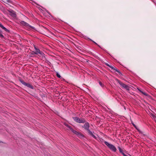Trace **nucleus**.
Segmentation results:
<instances>
[{
	"label": "nucleus",
	"mask_w": 156,
	"mask_h": 156,
	"mask_svg": "<svg viewBox=\"0 0 156 156\" xmlns=\"http://www.w3.org/2000/svg\"><path fill=\"white\" fill-rule=\"evenodd\" d=\"M20 82L23 85L25 86L26 84V83L23 80H20Z\"/></svg>",
	"instance_id": "14"
},
{
	"label": "nucleus",
	"mask_w": 156,
	"mask_h": 156,
	"mask_svg": "<svg viewBox=\"0 0 156 156\" xmlns=\"http://www.w3.org/2000/svg\"><path fill=\"white\" fill-rule=\"evenodd\" d=\"M89 124L87 122H86L84 124V126H83V127L87 130L89 129Z\"/></svg>",
	"instance_id": "6"
},
{
	"label": "nucleus",
	"mask_w": 156,
	"mask_h": 156,
	"mask_svg": "<svg viewBox=\"0 0 156 156\" xmlns=\"http://www.w3.org/2000/svg\"><path fill=\"white\" fill-rule=\"evenodd\" d=\"M122 154L124 156H128V155H127L125 154L124 153H122Z\"/></svg>",
	"instance_id": "25"
},
{
	"label": "nucleus",
	"mask_w": 156,
	"mask_h": 156,
	"mask_svg": "<svg viewBox=\"0 0 156 156\" xmlns=\"http://www.w3.org/2000/svg\"><path fill=\"white\" fill-rule=\"evenodd\" d=\"M110 68H111L112 69H113L114 68V67L113 66H110L109 67Z\"/></svg>",
	"instance_id": "24"
},
{
	"label": "nucleus",
	"mask_w": 156,
	"mask_h": 156,
	"mask_svg": "<svg viewBox=\"0 0 156 156\" xmlns=\"http://www.w3.org/2000/svg\"><path fill=\"white\" fill-rule=\"evenodd\" d=\"M105 143L111 150L115 152L116 151L117 149L114 146L109 144L107 141H105Z\"/></svg>",
	"instance_id": "1"
},
{
	"label": "nucleus",
	"mask_w": 156,
	"mask_h": 156,
	"mask_svg": "<svg viewBox=\"0 0 156 156\" xmlns=\"http://www.w3.org/2000/svg\"><path fill=\"white\" fill-rule=\"evenodd\" d=\"M141 92L142 94H144L145 95H146V93H144L143 92H142L140 90L138 89Z\"/></svg>",
	"instance_id": "22"
},
{
	"label": "nucleus",
	"mask_w": 156,
	"mask_h": 156,
	"mask_svg": "<svg viewBox=\"0 0 156 156\" xmlns=\"http://www.w3.org/2000/svg\"><path fill=\"white\" fill-rule=\"evenodd\" d=\"M66 126L73 132L76 135H80V134L76 131L73 129L69 126L67 125Z\"/></svg>",
	"instance_id": "4"
},
{
	"label": "nucleus",
	"mask_w": 156,
	"mask_h": 156,
	"mask_svg": "<svg viewBox=\"0 0 156 156\" xmlns=\"http://www.w3.org/2000/svg\"><path fill=\"white\" fill-rule=\"evenodd\" d=\"M6 3H11V1L10 0H6V2H5Z\"/></svg>",
	"instance_id": "19"
},
{
	"label": "nucleus",
	"mask_w": 156,
	"mask_h": 156,
	"mask_svg": "<svg viewBox=\"0 0 156 156\" xmlns=\"http://www.w3.org/2000/svg\"><path fill=\"white\" fill-rule=\"evenodd\" d=\"M8 11L10 13V15L13 17H15L16 15L15 12L12 10H8Z\"/></svg>",
	"instance_id": "7"
},
{
	"label": "nucleus",
	"mask_w": 156,
	"mask_h": 156,
	"mask_svg": "<svg viewBox=\"0 0 156 156\" xmlns=\"http://www.w3.org/2000/svg\"><path fill=\"white\" fill-rule=\"evenodd\" d=\"M25 86H26L27 87L32 89H33L34 88V87L29 83H27Z\"/></svg>",
	"instance_id": "12"
},
{
	"label": "nucleus",
	"mask_w": 156,
	"mask_h": 156,
	"mask_svg": "<svg viewBox=\"0 0 156 156\" xmlns=\"http://www.w3.org/2000/svg\"><path fill=\"white\" fill-rule=\"evenodd\" d=\"M20 82L23 85L25 86L26 84V83L23 80H20Z\"/></svg>",
	"instance_id": "13"
},
{
	"label": "nucleus",
	"mask_w": 156,
	"mask_h": 156,
	"mask_svg": "<svg viewBox=\"0 0 156 156\" xmlns=\"http://www.w3.org/2000/svg\"><path fill=\"white\" fill-rule=\"evenodd\" d=\"M0 33L1 34H2V31H1V30H0Z\"/></svg>",
	"instance_id": "27"
},
{
	"label": "nucleus",
	"mask_w": 156,
	"mask_h": 156,
	"mask_svg": "<svg viewBox=\"0 0 156 156\" xmlns=\"http://www.w3.org/2000/svg\"><path fill=\"white\" fill-rule=\"evenodd\" d=\"M99 140H100L101 142H105V141H104V140L103 139H102V138H100L99 139Z\"/></svg>",
	"instance_id": "20"
},
{
	"label": "nucleus",
	"mask_w": 156,
	"mask_h": 156,
	"mask_svg": "<svg viewBox=\"0 0 156 156\" xmlns=\"http://www.w3.org/2000/svg\"><path fill=\"white\" fill-rule=\"evenodd\" d=\"M0 37L1 38H4V36L2 34H1L0 33Z\"/></svg>",
	"instance_id": "23"
},
{
	"label": "nucleus",
	"mask_w": 156,
	"mask_h": 156,
	"mask_svg": "<svg viewBox=\"0 0 156 156\" xmlns=\"http://www.w3.org/2000/svg\"><path fill=\"white\" fill-rule=\"evenodd\" d=\"M117 81L119 84L123 87L126 89H128L129 87L127 85H126L124 83H123L118 80H117Z\"/></svg>",
	"instance_id": "5"
},
{
	"label": "nucleus",
	"mask_w": 156,
	"mask_h": 156,
	"mask_svg": "<svg viewBox=\"0 0 156 156\" xmlns=\"http://www.w3.org/2000/svg\"><path fill=\"white\" fill-rule=\"evenodd\" d=\"M0 27L7 32H9V30L4 27L1 23H0Z\"/></svg>",
	"instance_id": "10"
},
{
	"label": "nucleus",
	"mask_w": 156,
	"mask_h": 156,
	"mask_svg": "<svg viewBox=\"0 0 156 156\" xmlns=\"http://www.w3.org/2000/svg\"><path fill=\"white\" fill-rule=\"evenodd\" d=\"M34 49L35 50V52H34V54L36 55H37L38 54H40V53L42 52L40 50L37 48L35 46H34Z\"/></svg>",
	"instance_id": "8"
},
{
	"label": "nucleus",
	"mask_w": 156,
	"mask_h": 156,
	"mask_svg": "<svg viewBox=\"0 0 156 156\" xmlns=\"http://www.w3.org/2000/svg\"><path fill=\"white\" fill-rule=\"evenodd\" d=\"M20 23L21 25L22 26L26 27L29 29H30V28L34 29V27L30 26L29 24L23 21H20Z\"/></svg>",
	"instance_id": "3"
},
{
	"label": "nucleus",
	"mask_w": 156,
	"mask_h": 156,
	"mask_svg": "<svg viewBox=\"0 0 156 156\" xmlns=\"http://www.w3.org/2000/svg\"><path fill=\"white\" fill-rule=\"evenodd\" d=\"M133 125L134 126H135V125L134 124H133Z\"/></svg>",
	"instance_id": "28"
},
{
	"label": "nucleus",
	"mask_w": 156,
	"mask_h": 156,
	"mask_svg": "<svg viewBox=\"0 0 156 156\" xmlns=\"http://www.w3.org/2000/svg\"><path fill=\"white\" fill-rule=\"evenodd\" d=\"M89 39L91 41H92L93 42H94L95 44L96 45H97L98 46H99V47H100V46L99 45H98L96 42H94V41H93V40H92L91 39Z\"/></svg>",
	"instance_id": "17"
},
{
	"label": "nucleus",
	"mask_w": 156,
	"mask_h": 156,
	"mask_svg": "<svg viewBox=\"0 0 156 156\" xmlns=\"http://www.w3.org/2000/svg\"><path fill=\"white\" fill-rule=\"evenodd\" d=\"M99 84L102 87H103V84L101 82H99Z\"/></svg>",
	"instance_id": "21"
},
{
	"label": "nucleus",
	"mask_w": 156,
	"mask_h": 156,
	"mask_svg": "<svg viewBox=\"0 0 156 156\" xmlns=\"http://www.w3.org/2000/svg\"><path fill=\"white\" fill-rule=\"evenodd\" d=\"M87 131L90 135L93 138H96V136L93 134V133L92 132H91L90 130L89 129H88V130H87Z\"/></svg>",
	"instance_id": "11"
},
{
	"label": "nucleus",
	"mask_w": 156,
	"mask_h": 156,
	"mask_svg": "<svg viewBox=\"0 0 156 156\" xmlns=\"http://www.w3.org/2000/svg\"><path fill=\"white\" fill-rule=\"evenodd\" d=\"M40 55L39 56L41 58V59L42 60H45L46 58L45 57V55L44 53L42 52L40 53Z\"/></svg>",
	"instance_id": "9"
},
{
	"label": "nucleus",
	"mask_w": 156,
	"mask_h": 156,
	"mask_svg": "<svg viewBox=\"0 0 156 156\" xmlns=\"http://www.w3.org/2000/svg\"><path fill=\"white\" fill-rule=\"evenodd\" d=\"M73 118L75 121L78 123H84L85 122V119L83 118H80L77 117H73Z\"/></svg>",
	"instance_id": "2"
},
{
	"label": "nucleus",
	"mask_w": 156,
	"mask_h": 156,
	"mask_svg": "<svg viewBox=\"0 0 156 156\" xmlns=\"http://www.w3.org/2000/svg\"><path fill=\"white\" fill-rule=\"evenodd\" d=\"M113 69L115 70L118 73H120L119 70H118L116 68L114 67V69Z\"/></svg>",
	"instance_id": "15"
},
{
	"label": "nucleus",
	"mask_w": 156,
	"mask_h": 156,
	"mask_svg": "<svg viewBox=\"0 0 156 156\" xmlns=\"http://www.w3.org/2000/svg\"><path fill=\"white\" fill-rule=\"evenodd\" d=\"M154 119H155V120H156V117H155Z\"/></svg>",
	"instance_id": "29"
},
{
	"label": "nucleus",
	"mask_w": 156,
	"mask_h": 156,
	"mask_svg": "<svg viewBox=\"0 0 156 156\" xmlns=\"http://www.w3.org/2000/svg\"><path fill=\"white\" fill-rule=\"evenodd\" d=\"M106 65V66L109 67V66H110V65H109L108 64V63H106L105 64Z\"/></svg>",
	"instance_id": "26"
},
{
	"label": "nucleus",
	"mask_w": 156,
	"mask_h": 156,
	"mask_svg": "<svg viewBox=\"0 0 156 156\" xmlns=\"http://www.w3.org/2000/svg\"><path fill=\"white\" fill-rule=\"evenodd\" d=\"M118 149H119V152L120 153H121L122 154V153H123V152L122 150L121 149V148L119 147H118Z\"/></svg>",
	"instance_id": "16"
},
{
	"label": "nucleus",
	"mask_w": 156,
	"mask_h": 156,
	"mask_svg": "<svg viewBox=\"0 0 156 156\" xmlns=\"http://www.w3.org/2000/svg\"><path fill=\"white\" fill-rule=\"evenodd\" d=\"M56 76L58 78H60L61 77V76L60 74L57 72L56 73Z\"/></svg>",
	"instance_id": "18"
}]
</instances>
